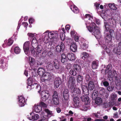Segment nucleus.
I'll return each instance as SVG.
<instances>
[{
  "label": "nucleus",
  "mask_w": 121,
  "mask_h": 121,
  "mask_svg": "<svg viewBox=\"0 0 121 121\" xmlns=\"http://www.w3.org/2000/svg\"><path fill=\"white\" fill-rule=\"evenodd\" d=\"M86 19L88 20L86 22V26H88L87 28L88 30L90 32H92V34L94 35L97 39H99L101 38V35L99 30V28L96 26L95 24L93 22L92 20V18L89 14L85 15Z\"/></svg>",
  "instance_id": "nucleus-1"
},
{
  "label": "nucleus",
  "mask_w": 121,
  "mask_h": 121,
  "mask_svg": "<svg viewBox=\"0 0 121 121\" xmlns=\"http://www.w3.org/2000/svg\"><path fill=\"white\" fill-rule=\"evenodd\" d=\"M104 26L106 30L108 31L110 28H113L116 26V23L115 21L113 19H109L107 21L104 22Z\"/></svg>",
  "instance_id": "nucleus-2"
},
{
  "label": "nucleus",
  "mask_w": 121,
  "mask_h": 121,
  "mask_svg": "<svg viewBox=\"0 0 121 121\" xmlns=\"http://www.w3.org/2000/svg\"><path fill=\"white\" fill-rule=\"evenodd\" d=\"M47 34L50 40L51 44H52L53 42L55 43V42L57 41V38L58 37L57 33L55 31H52L48 32Z\"/></svg>",
  "instance_id": "nucleus-3"
},
{
  "label": "nucleus",
  "mask_w": 121,
  "mask_h": 121,
  "mask_svg": "<svg viewBox=\"0 0 121 121\" xmlns=\"http://www.w3.org/2000/svg\"><path fill=\"white\" fill-rule=\"evenodd\" d=\"M35 49V51L33 48L31 49L32 53L37 56H39L41 52L42 48L41 46L39 45Z\"/></svg>",
  "instance_id": "nucleus-4"
},
{
  "label": "nucleus",
  "mask_w": 121,
  "mask_h": 121,
  "mask_svg": "<svg viewBox=\"0 0 121 121\" xmlns=\"http://www.w3.org/2000/svg\"><path fill=\"white\" fill-rule=\"evenodd\" d=\"M53 78V75L52 74L48 72H45L42 76L41 77V79L42 82L45 81L46 80H50Z\"/></svg>",
  "instance_id": "nucleus-5"
},
{
  "label": "nucleus",
  "mask_w": 121,
  "mask_h": 121,
  "mask_svg": "<svg viewBox=\"0 0 121 121\" xmlns=\"http://www.w3.org/2000/svg\"><path fill=\"white\" fill-rule=\"evenodd\" d=\"M36 37V38H34L32 41V46L34 48H35L38 45L37 40H40L42 39V36H40L38 35H37Z\"/></svg>",
  "instance_id": "nucleus-6"
},
{
  "label": "nucleus",
  "mask_w": 121,
  "mask_h": 121,
  "mask_svg": "<svg viewBox=\"0 0 121 121\" xmlns=\"http://www.w3.org/2000/svg\"><path fill=\"white\" fill-rule=\"evenodd\" d=\"M40 91H39V92L38 93L41 96V100L43 101H45L48 97L49 96V92L48 91L45 90L42 91L40 93Z\"/></svg>",
  "instance_id": "nucleus-7"
},
{
  "label": "nucleus",
  "mask_w": 121,
  "mask_h": 121,
  "mask_svg": "<svg viewBox=\"0 0 121 121\" xmlns=\"http://www.w3.org/2000/svg\"><path fill=\"white\" fill-rule=\"evenodd\" d=\"M52 104H58L59 103V99L56 92H54L52 96Z\"/></svg>",
  "instance_id": "nucleus-8"
},
{
  "label": "nucleus",
  "mask_w": 121,
  "mask_h": 121,
  "mask_svg": "<svg viewBox=\"0 0 121 121\" xmlns=\"http://www.w3.org/2000/svg\"><path fill=\"white\" fill-rule=\"evenodd\" d=\"M30 44L29 41L26 42L23 44V48L26 54H28L29 52Z\"/></svg>",
  "instance_id": "nucleus-9"
},
{
  "label": "nucleus",
  "mask_w": 121,
  "mask_h": 121,
  "mask_svg": "<svg viewBox=\"0 0 121 121\" xmlns=\"http://www.w3.org/2000/svg\"><path fill=\"white\" fill-rule=\"evenodd\" d=\"M112 10H107L106 12V13H104L103 11L102 13H101V16L102 18L104 19L105 20V19H106L108 14L110 15H112L113 13H112Z\"/></svg>",
  "instance_id": "nucleus-10"
},
{
  "label": "nucleus",
  "mask_w": 121,
  "mask_h": 121,
  "mask_svg": "<svg viewBox=\"0 0 121 121\" xmlns=\"http://www.w3.org/2000/svg\"><path fill=\"white\" fill-rule=\"evenodd\" d=\"M75 80L73 77H70L67 83L69 86H70L71 88L75 86Z\"/></svg>",
  "instance_id": "nucleus-11"
},
{
  "label": "nucleus",
  "mask_w": 121,
  "mask_h": 121,
  "mask_svg": "<svg viewBox=\"0 0 121 121\" xmlns=\"http://www.w3.org/2000/svg\"><path fill=\"white\" fill-rule=\"evenodd\" d=\"M26 104V102L23 96H20L19 97V106L21 107L24 106Z\"/></svg>",
  "instance_id": "nucleus-12"
},
{
  "label": "nucleus",
  "mask_w": 121,
  "mask_h": 121,
  "mask_svg": "<svg viewBox=\"0 0 121 121\" xmlns=\"http://www.w3.org/2000/svg\"><path fill=\"white\" fill-rule=\"evenodd\" d=\"M30 115L31 116L29 118V116H28V118L30 120L33 121L36 120L38 119L39 118V116L38 114H34V113L33 112H31L30 113Z\"/></svg>",
  "instance_id": "nucleus-13"
},
{
  "label": "nucleus",
  "mask_w": 121,
  "mask_h": 121,
  "mask_svg": "<svg viewBox=\"0 0 121 121\" xmlns=\"http://www.w3.org/2000/svg\"><path fill=\"white\" fill-rule=\"evenodd\" d=\"M48 32V31H47L43 34V36H45L43 42L44 43H47L49 42L50 44L52 45L51 44L50 40L49 37L48 38V36L47 33Z\"/></svg>",
  "instance_id": "nucleus-14"
},
{
  "label": "nucleus",
  "mask_w": 121,
  "mask_h": 121,
  "mask_svg": "<svg viewBox=\"0 0 121 121\" xmlns=\"http://www.w3.org/2000/svg\"><path fill=\"white\" fill-rule=\"evenodd\" d=\"M79 100L80 99L77 96H76L74 98V106L76 108H78L80 106Z\"/></svg>",
  "instance_id": "nucleus-15"
},
{
  "label": "nucleus",
  "mask_w": 121,
  "mask_h": 121,
  "mask_svg": "<svg viewBox=\"0 0 121 121\" xmlns=\"http://www.w3.org/2000/svg\"><path fill=\"white\" fill-rule=\"evenodd\" d=\"M61 81L60 78H56L54 81V86L58 88L60 84L61 83Z\"/></svg>",
  "instance_id": "nucleus-16"
},
{
  "label": "nucleus",
  "mask_w": 121,
  "mask_h": 121,
  "mask_svg": "<svg viewBox=\"0 0 121 121\" xmlns=\"http://www.w3.org/2000/svg\"><path fill=\"white\" fill-rule=\"evenodd\" d=\"M34 109L36 113L39 112L42 110V107L39 104H35L34 105Z\"/></svg>",
  "instance_id": "nucleus-17"
},
{
  "label": "nucleus",
  "mask_w": 121,
  "mask_h": 121,
  "mask_svg": "<svg viewBox=\"0 0 121 121\" xmlns=\"http://www.w3.org/2000/svg\"><path fill=\"white\" fill-rule=\"evenodd\" d=\"M81 99L83 101H85V105L89 104L90 103L89 97L86 95L81 97Z\"/></svg>",
  "instance_id": "nucleus-18"
},
{
  "label": "nucleus",
  "mask_w": 121,
  "mask_h": 121,
  "mask_svg": "<svg viewBox=\"0 0 121 121\" xmlns=\"http://www.w3.org/2000/svg\"><path fill=\"white\" fill-rule=\"evenodd\" d=\"M67 60H68L71 61L75 60L76 58L75 55L73 53H68L67 55Z\"/></svg>",
  "instance_id": "nucleus-19"
},
{
  "label": "nucleus",
  "mask_w": 121,
  "mask_h": 121,
  "mask_svg": "<svg viewBox=\"0 0 121 121\" xmlns=\"http://www.w3.org/2000/svg\"><path fill=\"white\" fill-rule=\"evenodd\" d=\"M70 50L73 52H76L77 49V46L75 43L72 42L70 45Z\"/></svg>",
  "instance_id": "nucleus-20"
},
{
  "label": "nucleus",
  "mask_w": 121,
  "mask_h": 121,
  "mask_svg": "<svg viewBox=\"0 0 121 121\" xmlns=\"http://www.w3.org/2000/svg\"><path fill=\"white\" fill-rule=\"evenodd\" d=\"M65 46L63 43H61L60 45H58L56 47V50L58 52H60L61 50H63Z\"/></svg>",
  "instance_id": "nucleus-21"
},
{
  "label": "nucleus",
  "mask_w": 121,
  "mask_h": 121,
  "mask_svg": "<svg viewBox=\"0 0 121 121\" xmlns=\"http://www.w3.org/2000/svg\"><path fill=\"white\" fill-rule=\"evenodd\" d=\"M64 54H63L61 55V61L63 63H65L67 61V55Z\"/></svg>",
  "instance_id": "nucleus-22"
},
{
  "label": "nucleus",
  "mask_w": 121,
  "mask_h": 121,
  "mask_svg": "<svg viewBox=\"0 0 121 121\" xmlns=\"http://www.w3.org/2000/svg\"><path fill=\"white\" fill-rule=\"evenodd\" d=\"M70 8L74 13H77L79 12L78 9L77 7L74 5H73L71 6Z\"/></svg>",
  "instance_id": "nucleus-23"
},
{
  "label": "nucleus",
  "mask_w": 121,
  "mask_h": 121,
  "mask_svg": "<svg viewBox=\"0 0 121 121\" xmlns=\"http://www.w3.org/2000/svg\"><path fill=\"white\" fill-rule=\"evenodd\" d=\"M95 86V85L93 82L91 81L89 82L88 84V87L90 90H93Z\"/></svg>",
  "instance_id": "nucleus-24"
},
{
  "label": "nucleus",
  "mask_w": 121,
  "mask_h": 121,
  "mask_svg": "<svg viewBox=\"0 0 121 121\" xmlns=\"http://www.w3.org/2000/svg\"><path fill=\"white\" fill-rule=\"evenodd\" d=\"M35 82L36 83H35V82H34L32 84V86L33 87V88L36 87L37 91L38 92H39V91H40L41 90L40 87L36 83V82Z\"/></svg>",
  "instance_id": "nucleus-25"
},
{
  "label": "nucleus",
  "mask_w": 121,
  "mask_h": 121,
  "mask_svg": "<svg viewBox=\"0 0 121 121\" xmlns=\"http://www.w3.org/2000/svg\"><path fill=\"white\" fill-rule=\"evenodd\" d=\"M45 70L43 68H39L38 69V73L39 75L42 77L43 74H44V73H45Z\"/></svg>",
  "instance_id": "nucleus-26"
},
{
  "label": "nucleus",
  "mask_w": 121,
  "mask_h": 121,
  "mask_svg": "<svg viewBox=\"0 0 121 121\" xmlns=\"http://www.w3.org/2000/svg\"><path fill=\"white\" fill-rule=\"evenodd\" d=\"M74 69L75 70H76L78 73H80L81 71L80 66L78 65H74Z\"/></svg>",
  "instance_id": "nucleus-27"
},
{
  "label": "nucleus",
  "mask_w": 121,
  "mask_h": 121,
  "mask_svg": "<svg viewBox=\"0 0 121 121\" xmlns=\"http://www.w3.org/2000/svg\"><path fill=\"white\" fill-rule=\"evenodd\" d=\"M111 36L110 35H107L105 38V42L107 43H109L111 42L112 40Z\"/></svg>",
  "instance_id": "nucleus-28"
},
{
  "label": "nucleus",
  "mask_w": 121,
  "mask_h": 121,
  "mask_svg": "<svg viewBox=\"0 0 121 121\" xmlns=\"http://www.w3.org/2000/svg\"><path fill=\"white\" fill-rule=\"evenodd\" d=\"M46 68L47 70L50 71L53 69V66L52 63H48L46 66Z\"/></svg>",
  "instance_id": "nucleus-29"
},
{
  "label": "nucleus",
  "mask_w": 121,
  "mask_h": 121,
  "mask_svg": "<svg viewBox=\"0 0 121 121\" xmlns=\"http://www.w3.org/2000/svg\"><path fill=\"white\" fill-rule=\"evenodd\" d=\"M28 81V85H32L34 82H36L35 80L33 78H29L27 80Z\"/></svg>",
  "instance_id": "nucleus-30"
},
{
  "label": "nucleus",
  "mask_w": 121,
  "mask_h": 121,
  "mask_svg": "<svg viewBox=\"0 0 121 121\" xmlns=\"http://www.w3.org/2000/svg\"><path fill=\"white\" fill-rule=\"evenodd\" d=\"M108 5L110 9L113 10H116L117 9L116 5L114 3L108 4Z\"/></svg>",
  "instance_id": "nucleus-31"
},
{
  "label": "nucleus",
  "mask_w": 121,
  "mask_h": 121,
  "mask_svg": "<svg viewBox=\"0 0 121 121\" xmlns=\"http://www.w3.org/2000/svg\"><path fill=\"white\" fill-rule=\"evenodd\" d=\"M89 56L88 54L86 52H83L81 53V57L84 60Z\"/></svg>",
  "instance_id": "nucleus-32"
},
{
  "label": "nucleus",
  "mask_w": 121,
  "mask_h": 121,
  "mask_svg": "<svg viewBox=\"0 0 121 121\" xmlns=\"http://www.w3.org/2000/svg\"><path fill=\"white\" fill-rule=\"evenodd\" d=\"M95 103L98 105H100L102 103V100L101 98L100 97L96 98L95 101Z\"/></svg>",
  "instance_id": "nucleus-33"
},
{
  "label": "nucleus",
  "mask_w": 121,
  "mask_h": 121,
  "mask_svg": "<svg viewBox=\"0 0 121 121\" xmlns=\"http://www.w3.org/2000/svg\"><path fill=\"white\" fill-rule=\"evenodd\" d=\"M54 65V66L56 69H58L59 67V64L58 61L56 59H54L53 61Z\"/></svg>",
  "instance_id": "nucleus-34"
},
{
  "label": "nucleus",
  "mask_w": 121,
  "mask_h": 121,
  "mask_svg": "<svg viewBox=\"0 0 121 121\" xmlns=\"http://www.w3.org/2000/svg\"><path fill=\"white\" fill-rule=\"evenodd\" d=\"M112 69V65L111 64L108 65L106 68V70L105 72H107L109 74H110L109 73H111V69Z\"/></svg>",
  "instance_id": "nucleus-35"
},
{
  "label": "nucleus",
  "mask_w": 121,
  "mask_h": 121,
  "mask_svg": "<svg viewBox=\"0 0 121 121\" xmlns=\"http://www.w3.org/2000/svg\"><path fill=\"white\" fill-rule=\"evenodd\" d=\"M75 86L73 87H72V88H73V93H76L78 94H79L80 93L81 91L80 89L79 88H75Z\"/></svg>",
  "instance_id": "nucleus-36"
},
{
  "label": "nucleus",
  "mask_w": 121,
  "mask_h": 121,
  "mask_svg": "<svg viewBox=\"0 0 121 121\" xmlns=\"http://www.w3.org/2000/svg\"><path fill=\"white\" fill-rule=\"evenodd\" d=\"M29 59L30 62V65H31L32 66L35 63V59L31 57H29Z\"/></svg>",
  "instance_id": "nucleus-37"
},
{
  "label": "nucleus",
  "mask_w": 121,
  "mask_h": 121,
  "mask_svg": "<svg viewBox=\"0 0 121 121\" xmlns=\"http://www.w3.org/2000/svg\"><path fill=\"white\" fill-rule=\"evenodd\" d=\"M98 66V64L95 61H93L92 64V68L95 69L97 68Z\"/></svg>",
  "instance_id": "nucleus-38"
},
{
  "label": "nucleus",
  "mask_w": 121,
  "mask_h": 121,
  "mask_svg": "<svg viewBox=\"0 0 121 121\" xmlns=\"http://www.w3.org/2000/svg\"><path fill=\"white\" fill-rule=\"evenodd\" d=\"M14 51L15 53L17 54L20 53L21 49L18 47H16L14 49Z\"/></svg>",
  "instance_id": "nucleus-39"
},
{
  "label": "nucleus",
  "mask_w": 121,
  "mask_h": 121,
  "mask_svg": "<svg viewBox=\"0 0 121 121\" xmlns=\"http://www.w3.org/2000/svg\"><path fill=\"white\" fill-rule=\"evenodd\" d=\"M121 36V30H119L118 32H117L116 38L118 40L119 39Z\"/></svg>",
  "instance_id": "nucleus-40"
},
{
  "label": "nucleus",
  "mask_w": 121,
  "mask_h": 121,
  "mask_svg": "<svg viewBox=\"0 0 121 121\" xmlns=\"http://www.w3.org/2000/svg\"><path fill=\"white\" fill-rule=\"evenodd\" d=\"M69 95H63L64 100L66 102H68V100L69 99Z\"/></svg>",
  "instance_id": "nucleus-41"
},
{
  "label": "nucleus",
  "mask_w": 121,
  "mask_h": 121,
  "mask_svg": "<svg viewBox=\"0 0 121 121\" xmlns=\"http://www.w3.org/2000/svg\"><path fill=\"white\" fill-rule=\"evenodd\" d=\"M13 43V40L12 39H10L8 40V42L6 43V45H8L10 46Z\"/></svg>",
  "instance_id": "nucleus-42"
},
{
  "label": "nucleus",
  "mask_w": 121,
  "mask_h": 121,
  "mask_svg": "<svg viewBox=\"0 0 121 121\" xmlns=\"http://www.w3.org/2000/svg\"><path fill=\"white\" fill-rule=\"evenodd\" d=\"M88 45L85 43H83L81 46V48L83 49H85L88 48Z\"/></svg>",
  "instance_id": "nucleus-43"
},
{
  "label": "nucleus",
  "mask_w": 121,
  "mask_h": 121,
  "mask_svg": "<svg viewBox=\"0 0 121 121\" xmlns=\"http://www.w3.org/2000/svg\"><path fill=\"white\" fill-rule=\"evenodd\" d=\"M44 111L46 112L48 116L51 117L52 114V112L49 110L48 109H45L44 110Z\"/></svg>",
  "instance_id": "nucleus-44"
},
{
  "label": "nucleus",
  "mask_w": 121,
  "mask_h": 121,
  "mask_svg": "<svg viewBox=\"0 0 121 121\" xmlns=\"http://www.w3.org/2000/svg\"><path fill=\"white\" fill-rule=\"evenodd\" d=\"M110 96V99L112 100H114L116 99L117 96L116 95L111 94Z\"/></svg>",
  "instance_id": "nucleus-45"
},
{
  "label": "nucleus",
  "mask_w": 121,
  "mask_h": 121,
  "mask_svg": "<svg viewBox=\"0 0 121 121\" xmlns=\"http://www.w3.org/2000/svg\"><path fill=\"white\" fill-rule=\"evenodd\" d=\"M69 73L73 76H75L76 75V72L75 70L74 71L72 69L69 72Z\"/></svg>",
  "instance_id": "nucleus-46"
},
{
  "label": "nucleus",
  "mask_w": 121,
  "mask_h": 121,
  "mask_svg": "<svg viewBox=\"0 0 121 121\" xmlns=\"http://www.w3.org/2000/svg\"><path fill=\"white\" fill-rule=\"evenodd\" d=\"M60 36V39L61 40L64 41L65 39V34L62 33H61Z\"/></svg>",
  "instance_id": "nucleus-47"
},
{
  "label": "nucleus",
  "mask_w": 121,
  "mask_h": 121,
  "mask_svg": "<svg viewBox=\"0 0 121 121\" xmlns=\"http://www.w3.org/2000/svg\"><path fill=\"white\" fill-rule=\"evenodd\" d=\"M39 104L40 106H41L43 107L46 108L47 107V105L43 102H40Z\"/></svg>",
  "instance_id": "nucleus-48"
},
{
  "label": "nucleus",
  "mask_w": 121,
  "mask_h": 121,
  "mask_svg": "<svg viewBox=\"0 0 121 121\" xmlns=\"http://www.w3.org/2000/svg\"><path fill=\"white\" fill-rule=\"evenodd\" d=\"M116 53L118 55H120L121 54V48H119L117 49Z\"/></svg>",
  "instance_id": "nucleus-49"
},
{
  "label": "nucleus",
  "mask_w": 121,
  "mask_h": 121,
  "mask_svg": "<svg viewBox=\"0 0 121 121\" xmlns=\"http://www.w3.org/2000/svg\"><path fill=\"white\" fill-rule=\"evenodd\" d=\"M82 80V78L81 76L80 75H78L77 77V81L79 82Z\"/></svg>",
  "instance_id": "nucleus-50"
},
{
  "label": "nucleus",
  "mask_w": 121,
  "mask_h": 121,
  "mask_svg": "<svg viewBox=\"0 0 121 121\" xmlns=\"http://www.w3.org/2000/svg\"><path fill=\"white\" fill-rule=\"evenodd\" d=\"M82 90L83 91L84 93V92H87L88 90L86 88V86H82Z\"/></svg>",
  "instance_id": "nucleus-51"
},
{
  "label": "nucleus",
  "mask_w": 121,
  "mask_h": 121,
  "mask_svg": "<svg viewBox=\"0 0 121 121\" xmlns=\"http://www.w3.org/2000/svg\"><path fill=\"white\" fill-rule=\"evenodd\" d=\"M46 55V52H43L41 54L40 56V57L41 58L42 57H45Z\"/></svg>",
  "instance_id": "nucleus-52"
},
{
  "label": "nucleus",
  "mask_w": 121,
  "mask_h": 121,
  "mask_svg": "<svg viewBox=\"0 0 121 121\" xmlns=\"http://www.w3.org/2000/svg\"><path fill=\"white\" fill-rule=\"evenodd\" d=\"M27 88L28 91H30L32 88H33V87L32 85H28V86H27Z\"/></svg>",
  "instance_id": "nucleus-53"
},
{
  "label": "nucleus",
  "mask_w": 121,
  "mask_h": 121,
  "mask_svg": "<svg viewBox=\"0 0 121 121\" xmlns=\"http://www.w3.org/2000/svg\"><path fill=\"white\" fill-rule=\"evenodd\" d=\"M113 88L112 86H109L107 88V90L109 91H112Z\"/></svg>",
  "instance_id": "nucleus-54"
},
{
  "label": "nucleus",
  "mask_w": 121,
  "mask_h": 121,
  "mask_svg": "<svg viewBox=\"0 0 121 121\" xmlns=\"http://www.w3.org/2000/svg\"><path fill=\"white\" fill-rule=\"evenodd\" d=\"M35 34H33L32 33H28L27 34L28 36L30 37H33L35 35Z\"/></svg>",
  "instance_id": "nucleus-55"
},
{
  "label": "nucleus",
  "mask_w": 121,
  "mask_h": 121,
  "mask_svg": "<svg viewBox=\"0 0 121 121\" xmlns=\"http://www.w3.org/2000/svg\"><path fill=\"white\" fill-rule=\"evenodd\" d=\"M88 64L87 63V62H86L84 63L83 66L84 68H86L88 67Z\"/></svg>",
  "instance_id": "nucleus-56"
},
{
  "label": "nucleus",
  "mask_w": 121,
  "mask_h": 121,
  "mask_svg": "<svg viewBox=\"0 0 121 121\" xmlns=\"http://www.w3.org/2000/svg\"><path fill=\"white\" fill-rule=\"evenodd\" d=\"M104 85L106 87H107L109 85V83L107 81L104 82L103 83Z\"/></svg>",
  "instance_id": "nucleus-57"
},
{
  "label": "nucleus",
  "mask_w": 121,
  "mask_h": 121,
  "mask_svg": "<svg viewBox=\"0 0 121 121\" xmlns=\"http://www.w3.org/2000/svg\"><path fill=\"white\" fill-rule=\"evenodd\" d=\"M39 121H48V118L46 117H43L42 119L40 120Z\"/></svg>",
  "instance_id": "nucleus-58"
},
{
  "label": "nucleus",
  "mask_w": 121,
  "mask_h": 121,
  "mask_svg": "<svg viewBox=\"0 0 121 121\" xmlns=\"http://www.w3.org/2000/svg\"><path fill=\"white\" fill-rule=\"evenodd\" d=\"M88 109V108L86 106H84L82 109V111H86Z\"/></svg>",
  "instance_id": "nucleus-59"
},
{
  "label": "nucleus",
  "mask_w": 121,
  "mask_h": 121,
  "mask_svg": "<svg viewBox=\"0 0 121 121\" xmlns=\"http://www.w3.org/2000/svg\"><path fill=\"white\" fill-rule=\"evenodd\" d=\"M113 74H112V76H112H113L114 75V77L116 78L117 77V74L116 73V72L115 71H114L113 72Z\"/></svg>",
  "instance_id": "nucleus-60"
},
{
  "label": "nucleus",
  "mask_w": 121,
  "mask_h": 121,
  "mask_svg": "<svg viewBox=\"0 0 121 121\" xmlns=\"http://www.w3.org/2000/svg\"><path fill=\"white\" fill-rule=\"evenodd\" d=\"M74 37L75 40L76 41H78L79 39V37L76 35H75L74 36Z\"/></svg>",
  "instance_id": "nucleus-61"
},
{
  "label": "nucleus",
  "mask_w": 121,
  "mask_h": 121,
  "mask_svg": "<svg viewBox=\"0 0 121 121\" xmlns=\"http://www.w3.org/2000/svg\"><path fill=\"white\" fill-rule=\"evenodd\" d=\"M109 32L110 34V35L111 36L114 33V30L111 29H110L109 31Z\"/></svg>",
  "instance_id": "nucleus-62"
},
{
  "label": "nucleus",
  "mask_w": 121,
  "mask_h": 121,
  "mask_svg": "<svg viewBox=\"0 0 121 121\" xmlns=\"http://www.w3.org/2000/svg\"><path fill=\"white\" fill-rule=\"evenodd\" d=\"M71 64H69L67 65L66 68L68 69H69L71 68Z\"/></svg>",
  "instance_id": "nucleus-63"
},
{
  "label": "nucleus",
  "mask_w": 121,
  "mask_h": 121,
  "mask_svg": "<svg viewBox=\"0 0 121 121\" xmlns=\"http://www.w3.org/2000/svg\"><path fill=\"white\" fill-rule=\"evenodd\" d=\"M70 27L69 25H67L66 26L65 29L67 30H68L70 29Z\"/></svg>",
  "instance_id": "nucleus-64"
}]
</instances>
